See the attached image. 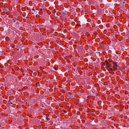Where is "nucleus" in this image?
<instances>
[{"label":"nucleus","instance_id":"nucleus-17","mask_svg":"<svg viewBox=\"0 0 129 129\" xmlns=\"http://www.w3.org/2000/svg\"><path fill=\"white\" fill-rule=\"evenodd\" d=\"M120 10H121V11H122V10L121 9H120V10H119V11H120Z\"/></svg>","mask_w":129,"mask_h":129},{"label":"nucleus","instance_id":"nucleus-10","mask_svg":"<svg viewBox=\"0 0 129 129\" xmlns=\"http://www.w3.org/2000/svg\"><path fill=\"white\" fill-rule=\"evenodd\" d=\"M46 119L47 120H49L50 119V118H48L47 117H46Z\"/></svg>","mask_w":129,"mask_h":129},{"label":"nucleus","instance_id":"nucleus-9","mask_svg":"<svg viewBox=\"0 0 129 129\" xmlns=\"http://www.w3.org/2000/svg\"><path fill=\"white\" fill-rule=\"evenodd\" d=\"M113 64L115 66V67H117V64L116 63L114 62Z\"/></svg>","mask_w":129,"mask_h":129},{"label":"nucleus","instance_id":"nucleus-1","mask_svg":"<svg viewBox=\"0 0 129 129\" xmlns=\"http://www.w3.org/2000/svg\"><path fill=\"white\" fill-rule=\"evenodd\" d=\"M107 66H105V68H112V64L111 63H109L108 62H107Z\"/></svg>","mask_w":129,"mask_h":129},{"label":"nucleus","instance_id":"nucleus-13","mask_svg":"<svg viewBox=\"0 0 129 129\" xmlns=\"http://www.w3.org/2000/svg\"><path fill=\"white\" fill-rule=\"evenodd\" d=\"M125 9V10H126L127 11V10H126V9Z\"/></svg>","mask_w":129,"mask_h":129},{"label":"nucleus","instance_id":"nucleus-12","mask_svg":"<svg viewBox=\"0 0 129 129\" xmlns=\"http://www.w3.org/2000/svg\"><path fill=\"white\" fill-rule=\"evenodd\" d=\"M18 23H18V22H17V24H18Z\"/></svg>","mask_w":129,"mask_h":129},{"label":"nucleus","instance_id":"nucleus-14","mask_svg":"<svg viewBox=\"0 0 129 129\" xmlns=\"http://www.w3.org/2000/svg\"><path fill=\"white\" fill-rule=\"evenodd\" d=\"M44 1H47V0H44Z\"/></svg>","mask_w":129,"mask_h":129},{"label":"nucleus","instance_id":"nucleus-4","mask_svg":"<svg viewBox=\"0 0 129 129\" xmlns=\"http://www.w3.org/2000/svg\"><path fill=\"white\" fill-rule=\"evenodd\" d=\"M107 69L108 71H115V70H113L112 68H106Z\"/></svg>","mask_w":129,"mask_h":129},{"label":"nucleus","instance_id":"nucleus-5","mask_svg":"<svg viewBox=\"0 0 129 129\" xmlns=\"http://www.w3.org/2000/svg\"><path fill=\"white\" fill-rule=\"evenodd\" d=\"M108 61H105V62L103 63V66H107V62H108Z\"/></svg>","mask_w":129,"mask_h":129},{"label":"nucleus","instance_id":"nucleus-21","mask_svg":"<svg viewBox=\"0 0 129 129\" xmlns=\"http://www.w3.org/2000/svg\"><path fill=\"white\" fill-rule=\"evenodd\" d=\"M128 96H129V94H128Z\"/></svg>","mask_w":129,"mask_h":129},{"label":"nucleus","instance_id":"nucleus-22","mask_svg":"<svg viewBox=\"0 0 129 129\" xmlns=\"http://www.w3.org/2000/svg\"><path fill=\"white\" fill-rule=\"evenodd\" d=\"M1 11V10H0V11Z\"/></svg>","mask_w":129,"mask_h":129},{"label":"nucleus","instance_id":"nucleus-16","mask_svg":"<svg viewBox=\"0 0 129 129\" xmlns=\"http://www.w3.org/2000/svg\"><path fill=\"white\" fill-rule=\"evenodd\" d=\"M15 21H16V20H14V22Z\"/></svg>","mask_w":129,"mask_h":129},{"label":"nucleus","instance_id":"nucleus-8","mask_svg":"<svg viewBox=\"0 0 129 129\" xmlns=\"http://www.w3.org/2000/svg\"><path fill=\"white\" fill-rule=\"evenodd\" d=\"M112 68L114 69L113 70H116V68L115 66L114 65L112 66Z\"/></svg>","mask_w":129,"mask_h":129},{"label":"nucleus","instance_id":"nucleus-3","mask_svg":"<svg viewBox=\"0 0 129 129\" xmlns=\"http://www.w3.org/2000/svg\"><path fill=\"white\" fill-rule=\"evenodd\" d=\"M35 9H32L31 10H30V11L33 14H34V13H35Z\"/></svg>","mask_w":129,"mask_h":129},{"label":"nucleus","instance_id":"nucleus-6","mask_svg":"<svg viewBox=\"0 0 129 129\" xmlns=\"http://www.w3.org/2000/svg\"><path fill=\"white\" fill-rule=\"evenodd\" d=\"M9 10H10L9 9H2V10L4 11H8Z\"/></svg>","mask_w":129,"mask_h":129},{"label":"nucleus","instance_id":"nucleus-19","mask_svg":"<svg viewBox=\"0 0 129 129\" xmlns=\"http://www.w3.org/2000/svg\"><path fill=\"white\" fill-rule=\"evenodd\" d=\"M14 19H13V20H14Z\"/></svg>","mask_w":129,"mask_h":129},{"label":"nucleus","instance_id":"nucleus-15","mask_svg":"<svg viewBox=\"0 0 129 129\" xmlns=\"http://www.w3.org/2000/svg\"><path fill=\"white\" fill-rule=\"evenodd\" d=\"M128 11L129 12V9H128Z\"/></svg>","mask_w":129,"mask_h":129},{"label":"nucleus","instance_id":"nucleus-18","mask_svg":"<svg viewBox=\"0 0 129 129\" xmlns=\"http://www.w3.org/2000/svg\"><path fill=\"white\" fill-rule=\"evenodd\" d=\"M11 104H12V103H11Z\"/></svg>","mask_w":129,"mask_h":129},{"label":"nucleus","instance_id":"nucleus-11","mask_svg":"<svg viewBox=\"0 0 129 129\" xmlns=\"http://www.w3.org/2000/svg\"><path fill=\"white\" fill-rule=\"evenodd\" d=\"M44 9H40L39 10L40 11H42V10H44Z\"/></svg>","mask_w":129,"mask_h":129},{"label":"nucleus","instance_id":"nucleus-2","mask_svg":"<svg viewBox=\"0 0 129 129\" xmlns=\"http://www.w3.org/2000/svg\"><path fill=\"white\" fill-rule=\"evenodd\" d=\"M125 3L123 2L122 4H121L120 5V6H121L120 7L124 8L125 7H126V6H127V4H125Z\"/></svg>","mask_w":129,"mask_h":129},{"label":"nucleus","instance_id":"nucleus-20","mask_svg":"<svg viewBox=\"0 0 129 129\" xmlns=\"http://www.w3.org/2000/svg\"><path fill=\"white\" fill-rule=\"evenodd\" d=\"M35 9H36V10H36V8H35Z\"/></svg>","mask_w":129,"mask_h":129},{"label":"nucleus","instance_id":"nucleus-7","mask_svg":"<svg viewBox=\"0 0 129 129\" xmlns=\"http://www.w3.org/2000/svg\"><path fill=\"white\" fill-rule=\"evenodd\" d=\"M120 70L123 73H124L125 72V70L124 69H121Z\"/></svg>","mask_w":129,"mask_h":129}]
</instances>
